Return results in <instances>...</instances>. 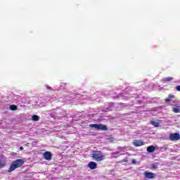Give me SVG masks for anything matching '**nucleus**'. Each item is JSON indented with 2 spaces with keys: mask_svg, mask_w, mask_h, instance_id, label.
<instances>
[{
  "mask_svg": "<svg viewBox=\"0 0 180 180\" xmlns=\"http://www.w3.org/2000/svg\"><path fill=\"white\" fill-rule=\"evenodd\" d=\"M88 167L89 168H90V169H96L98 164H96V162H89L88 164Z\"/></svg>",
  "mask_w": 180,
  "mask_h": 180,
  "instance_id": "obj_6",
  "label": "nucleus"
},
{
  "mask_svg": "<svg viewBox=\"0 0 180 180\" xmlns=\"http://www.w3.org/2000/svg\"><path fill=\"white\" fill-rule=\"evenodd\" d=\"M171 81H174V77H166L165 79V82H169Z\"/></svg>",
  "mask_w": 180,
  "mask_h": 180,
  "instance_id": "obj_16",
  "label": "nucleus"
},
{
  "mask_svg": "<svg viewBox=\"0 0 180 180\" xmlns=\"http://www.w3.org/2000/svg\"><path fill=\"white\" fill-rule=\"evenodd\" d=\"M47 89H51V87L50 86H46Z\"/></svg>",
  "mask_w": 180,
  "mask_h": 180,
  "instance_id": "obj_20",
  "label": "nucleus"
},
{
  "mask_svg": "<svg viewBox=\"0 0 180 180\" xmlns=\"http://www.w3.org/2000/svg\"><path fill=\"white\" fill-rule=\"evenodd\" d=\"M23 164H25V160H23V159H17L13 161L8 169V172L11 173L15 171V169H17V168H20Z\"/></svg>",
  "mask_w": 180,
  "mask_h": 180,
  "instance_id": "obj_1",
  "label": "nucleus"
},
{
  "mask_svg": "<svg viewBox=\"0 0 180 180\" xmlns=\"http://www.w3.org/2000/svg\"><path fill=\"white\" fill-rule=\"evenodd\" d=\"M150 124H152V126H154V127H160V122L154 120L150 121Z\"/></svg>",
  "mask_w": 180,
  "mask_h": 180,
  "instance_id": "obj_11",
  "label": "nucleus"
},
{
  "mask_svg": "<svg viewBox=\"0 0 180 180\" xmlns=\"http://www.w3.org/2000/svg\"><path fill=\"white\" fill-rule=\"evenodd\" d=\"M89 126H90V127H94V129H97V130H98L99 124H90Z\"/></svg>",
  "mask_w": 180,
  "mask_h": 180,
  "instance_id": "obj_15",
  "label": "nucleus"
},
{
  "mask_svg": "<svg viewBox=\"0 0 180 180\" xmlns=\"http://www.w3.org/2000/svg\"><path fill=\"white\" fill-rule=\"evenodd\" d=\"M174 98H175V96H174L173 94H170L169 95L168 98L165 99V102H171V101H172Z\"/></svg>",
  "mask_w": 180,
  "mask_h": 180,
  "instance_id": "obj_12",
  "label": "nucleus"
},
{
  "mask_svg": "<svg viewBox=\"0 0 180 180\" xmlns=\"http://www.w3.org/2000/svg\"><path fill=\"white\" fill-rule=\"evenodd\" d=\"M133 163H134V164H136V162H134V160H133Z\"/></svg>",
  "mask_w": 180,
  "mask_h": 180,
  "instance_id": "obj_22",
  "label": "nucleus"
},
{
  "mask_svg": "<svg viewBox=\"0 0 180 180\" xmlns=\"http://www.w3.org/2000/svg\"><path fill=\"white\" fill-rule=\"evenodd\" d=\"M133 144L135 147H141V146H144V142L139 140H134Z\"/></svg>",
  "mask_w": 180,
  "mask_h": 180,
  "instance_id": "obj_7",
  "label": "nucleus"
},
{
  "mask_svg": "<svg viewBox=\"0 0 180 180\" xmlns=\"http://www.w3.org/2000/svg\"><path fill=\"white\" fill-rule=\"evenodd\" d=\"M143 175L144 177L147 178L148 179H154V178H155V174L153 172H148L147 171L144 172Z\"/></svg>",
  "mask_w": 180,
  "mask_h": 180,
  "instance_id": "obj_4",
  "label": "nucleus"
},
{
  "mask_svg": "<svg viewBox=\"0 0 180 180\" xmlns=\"http://www.w3.org/2000/svg\"><path fill=\"white\" fill-rule=\"evenodd\" d=\"M98 130H101L103 131H108V127L106 125H103V124H98Z\"/></svg>",
  "mask_w": 180,
  "mask_h": 180,
  "instance_id": "obj_8",
  "label": "nucleus"
},
{
  "mask_svg": "<svg viewBox=\"0 0 180 180\" xmlns=\"http://www.w3.org/2000/svg\"><path fill=\"white\" fill-rule=\"evenodd\" d=\"M20 150H23V147H20Z\"/></svg>",
  "mask_w": 180,
  "mask_h": 180,
  "instance_id": "obj_21",
  "label": "nucleus"
},
{
  "mask_svg": "<svg viewBox=\"0 0 180 180\" xmlns=\"http://www.w3.org/2000/svg\"><path fill=\"white\" fill-rule=\"evenodd\" d=\"M176 108H172V112L174 113H180V105H175Z\"/></svg>",
  "mask_w": 180,
  "mask_h": 180,
  "instance_id": "obj_10",
  "label": "nucleus"
},
{
  "mask_svg": "<svg viewBox=\"0 0 180 180\" xmlns=\"http://www.w3.org/2000/svg\"><path fill=\"white\" fill-rule=\"evenodd\" d=\"M169 139L170 141H178L180 140V134L178 133L170 134Z\"/></svg>",
  "mask_w": 180,
  "mask_h": 180,
  "instance_id": "obj_3",
  "label": "nucleus"
},
{
  "mask_svg": "<svg viewBox=\"0 0 180 180\" xmlns=\"http://www.w3.org/2000/svg\"><path fill=\"white\" fill-rule=\"evenodd\" d=\"M5 165H6V163H1L0 162V169H1V168H4V167H5Z\"/></svg>",
  "mask_w": 180,
  "mask_h": 180,
  "instance_id": "obj_17",
  "label": "nucleus"
},
{
  "mask_svg": "<svg viewBox=\"0 0 180 180\" xmlns=\"http://www.w3.org/2000/svg\"><path fill=\"white\" fill-rule=\"evenodd\" d=\"M147 151L148 153H154V151H155V146H148Z\"/></svg>",
  "mask_w": 180,
  "mask_h": 180,
  "instance_id": "obj_9",
  "label": "nucleus"
},
{
  "mask_svg": "<svg viewBox=\"0 0 180 180\" xmlns=\"http://www.w3.org/2000/svg\"><path fill=\"white\" fill-rule=\"evenodd\" d=\"M91 158L95 160L97 162H101V161H103L105 158V155L101 150H95L91 155Z\"/></svg>",
  "mask_w": 180,
  "mask_h": 180,
  "instance_id": "obj_2",
  "label": "nucleus"
},
{
  "mask_svg": "<svg viewBox=\"0 0 180 180\" xmlns=\"http://www.w3.org/2000/svg\"><path fill=\"white\" fill-rule=\"evenodd\" d=\"M151 168H153V169H157L158 167H157V165L153 164V165H151Z\"/></svg>",
  "mask_w": 180,
  "mask_h": 180,
  "instance_id": "obj_18",
  "label": "nucleus"
},
{
  "mask_svg": "<svg viewBox=\"0 0 180 180\" xmlns=\"http://www.w3.org/2000/svg\"><path fill=\"white\" fill-rule=\"evenodd\" d=\"M176 89L178 91V92H180V85L176 86Z\"/></svg>",
  "mask_w": 180,
  "mask_h": 180,
  "instance_id": "obj_19",
  "label": "nucleus"
},
{
  "mask_svg": "<svg viewBox=\"0 0 180 180\" xmlns=\"http://www.w3.org/2000/svg\"><path fill=\"white\" fill-rule=\"evenodd\" d=\"M11 110H18V106L15 105H10Z\"/></svg>",
  "mask_w": 180,
  "mask_h": 180,
  "instance_id": "obj_14",
  "label": "nucleus"
},
{
  "mask_svg": "<svg viewBox=\"0 0 180 180\" xmlns=\"http://www.w3.org/2000/svg\"><path fill=\"white\" fill-rule=\"evenodd\" d=\"M44 159L46 160V161H51V158H53V154L51 152L46 151L43 155Z\"/></svg>",
  "mask_w": 180,
  "mask_h": 180,
  "instance_id": "obj_5",
  "label": "nucleus"
},
{
  "mask_svg": "<svg viewBox=\"0 0 180 180\" xmlns=\"http://www.w3.org/2000/svg\"><path fill=\"white\" fill-rule=\"evenodd\" d=\"M32 120H34V122H38L39 119H40V117L36 115H34L32 116Z\"/></svg>",
  "mask_w": 180,
  "mask_h": 180,
  "instance_id": "obj_13",
  "label": "nucleus"
}]
</instances>
